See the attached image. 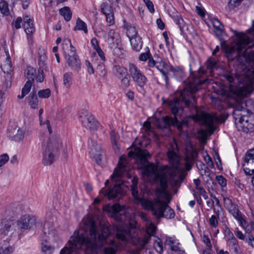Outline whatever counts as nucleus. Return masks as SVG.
Here are the masks:
<instances>
[{"label": "nucleus", "mask_w": 254, "mask_h": 254, "mask_svg": "<svg viewBox=\"0 0 254 254\" xmlns=\"http://www.w3.org/2000/svg\"><path fill=\"white\" fill-rule=\"evenodd\" d=\"M190 71L191 75L190 77L189 84L187 86L186 91L180 92L179 99H174L169 102L171 112L174 115V117L166 116L163 118V121L165 125V127L176 125L180 130L182 129L183 125L186 124V122L179 123L177 118L181 115L183 111V108L180 107V102L187 107L190 106V104L193 105L196 102V98L192 94L198 90V85L205 83L206 81L205 73L200 69L194 74L192 73L191 69H190Z\"/></svg>", "instance_id": "obj_1"}, {"label": "nucleus", "mask_w": 254, "mask_h": 254, "mask_svg": "<svg viewBox=\"0 0 254 254\" xmlns=\"http://www.w3.org/2000/svg\"><path fill=\"white\" fill-rule=\"evenodd\" d=\"M151 155L146 150H139L137 153L139 159V167L144 169L143 174L144 176L151 178L158 179L160 182L159 187L157 189V193L165 197L168 196V192L167 190L168 182L173 187L182 182V177L177 175L176 171L170 168L167 166H164L160 169L159 172L157 173V167L148 162L147 158Z\"/></svg>", "instance_id": "obj_2"}, {"label": "nucleus", "mask_w": 254, "mask_h": 254, "mask_svg": "<svg viewBox=\"0 0 254 254\" xmlns=\"http://www.w3.org/2000/svg\"><path fill=\"white\" fill-rule=\"evenodd\" d=\"M89 218L84 219V226L74 232L68 244L61 250L60 254H72L73 251L80 249L82 245H93L100 242L101 238L103 239V237H104L103 235L102 237L96 235V228L94 227L91 224L88 225V219Z\"/></svg>", "instance_id": "obj_3"}, {"label": "nucleus", "mask_w": 254, "mask_h": 254, "mask_svg": "<svg viewBox=\"0 0 254 254\" xmlns=\"http://www.w3.org/2000/svg\"><path fill=\"white\" fill-rule=\"evenodd\" d=\"M127 161L125 156H122L119 159L118 167L114 170V172L111 176V179L116 184L111 189L107 190L102 189L100 192L104 195H107L109 199L120 198L125 193L124 185L121 181V178L127 171Z\"/></svg>", "instance_id": "obj_4"}, {"label": "nucleus", "mask_w": 254, "mask_h": 254, "mask_svg": "<svg viewBox=\"0 0 254 254\" xmlns=\"http://www.w3.org/2000/svg\"><path fill=\"white\" fill-rule=\"evenodd\" d=\"M159 197L164 198L166 201H162L159 198L155 199L153 201L145 200L142 205L146 209L151 211L152 214L157 218L164 217L167 219H171L175 216L174 210L168 205L169 202V194L167 197L163 195H159Z\"/></svg>", "instance_id": "obj_5"}, {"label": "nucleus", "mask_w": 254, "mask_h": 254, "mask_svg": "<svg viewBox=\"0 0 254 254\" xmlns=\"http://www.w3.org/2000/svg\"><path fill=\"white\" fill-rule=\"evenodd\" d=\"M237 39L233 43L232 50L237 51L239 56H244L246 59L251 60L254 57V44H251L250 38L243 33H237L235 31Z\"/></svg>", "instance_id": "obj_6"}, {"label": "nucleus", "mask_w": 254, "mask_h": 254, "mask_svg": "<svg viewBox=\"0 0 254 254\" xmlns=\"http://www.w3.org/2000/svg\"><path fill=\"white\" fill-rule=\"evenodd\" d=\"M90 224L96 228V235L100 237H102V235L105 237H103V239L101 238L100 242H98L93 245L89 246L86 245H84L86 247L87 252L89 254H99L97 251V247L100 246L107 241V238L110 236L111 232L107 225L102 223L97 224L93 219L89 218L88 219V225H89Z\"/></svg>", "instance_id": "obj_7"}, {"label": "nucleus", "mask_w": 254, "mask_h": 254, "mask_svg": "<svg viewBox=\"0 0 254 254\" xmlns=\"http://www.w3.org/2000/svg\"><path fill=\"white\" fill-rule=\"evenodd\" d=\"M116 238L123 242H130L136 246L143 248L149 242V238L141 239L137 236L134 230L127 227H120L117 229Z\"/></svg>", "instance_id": "obj_8"}, {"label": "nucleus", "mask_w": 254, "mask_h": 254, "mask_svg": "<svg viewBox=\"0 0 254 254\" xmlns=\"http://www.w3.org/2000/svg\"><path fill=\"white\" fill-rule=\"evenodd\" d=\"M63 49L66 63L72 69L78 70L80 68L81 62L76 54V50L72 45L70 40L65 39L63 43Z\"/></svg>", "instance_id": "obj_9"}, {"label": "nucleus", "mask_w": 254, "mask_h": 254, "mask_svg": "<svg viewBox=\"0 0 254 254\" xmlns=\"http://www.w3.org/2000/svg\"><path fill=\"white\" fill-rule=\"evenodd\" d=\"M128 71L133 81L141 90H144L147 85L148 79L144 73L135 64H128Z\"/></svg>", "instance_id": "obj_10"}, {"label": "nucleus", "mask_w": 254, "mask_h": 254, "mask_svg": "<svg viewBox=\"0 0 254 254\" xmlns=\"http://www.w3.org/2000/svg\"><path fill=\"white\" fill-rule=\"evenodd\" d=\"M103 211L108 212L114 217L116 221H125L128 217V213L125 210V206L122 207L118 203L113 205L107 204L103 208Z\"/></svg>", "instance_id": "obj_11"}, {"label": "nucleus", "mask_w": 254, "mask_h": 254, "mask_svg": "<svg viewBox=\"0 0 254 254\" xmlns=\"http://www.w3.org/2000/svg\"><path fill=\"white\" fill-rule=\"evenodd\" d=\"M79 120L82 126L91 131L97 129L98 122L90 113L86 111L81 112L79 115Z\"/></svg>", "instance_id": "obj_12"}, {"label": "nucleus", "mask_w": 254, "mask_h": 254, "mask_svg": "<svg viewBox=\"0 0 254 254\" xmlns=\"http://www.w3.org/2000/svg\"><path fill=\"white\" fill-rule=\"evenodd\" d=\"M42 146L60 154L63 148V143L59 136L52 135L43 142Z\"/></svg>", "instance_id": "obj_13"}, {"label": "nucleus", "mask_w": 254, "mask_h": 254, "mask_svg": "<svg viewBox=\"0 0 254 254\" xmlns=\"http://www.w3.org/2000/svg\"><path fill=\"white\" fill-rule=\"evenodd\" d=\"M39 224L36 217L28 215L22 216L18 221L17 225L20 229H28L34 228Z\"/></svg>", "instance_id": "obj_14"}, {"label": "nucleus", "mask_w": 254, "mask_h": 254, "mask_svg": "<svg viewBox=\"0 0 254 254\" xmlns=\"http://www.w3.org/2000/svg\"><path fill=\"white\" fill-rule=\"evenodd\" d=\"M0 67L4 73L12 71V65L10 58L5 50L0 49Z\"/></svg>", "instance_id": "obj_15"}, {"label": "nucleus", "mask_w": 254, "mask_h": 254, "mask_svg": "<svg viewBox=\"0 0 254 254\" xmlns=\"http://www.w3.org/2000/svg\"><path fill=\"white\" fill-rule=\"evenodd\" d=\"M89 153L95 159L98 164H100L102 161V150L101 146L92 139H90L88 142Z\"/></svg>", "instance_id": "obj_16"}, {"label": "nucleus", "mask_w": 254, "mask_h": 254, "mask_svg": "<svg viewBox=\"0 0 254 254\" xmlns=\"http://www.w3.org/2000/svg\"><path fill=\"white\" fill-rule=\"evenodd\" d=\"M165 244L170 247V250L176 254H185V251L181 248V244L174 237H166Z\"/></svg>", "instance_id": "obj_17"}, {"label": "nucleus", "mask_w": 254, "mask_h": 254, "mask_svg": "<svg viewBox=\"0 0 254 254\" xmlns=\"http://www.w3.org/2000/svg\"><path fill=\"white\" fill-rule=\"evenodd\" d=\"M43 162L45 165H51L55 161V158L59 155L58 153H54L51 150L42 146V147Z\"/></svg>", "instance_id": "obj_18"}, {"label": "nucleus", "mask_w": 254, "mask_h": 254, "mask_svg": "<svg viewBox=\"0 0 254 254\" xmlns=\"http://www.w3.org/2000/svg\"><path fill=\"white\" fill-rule=\"evenodd\" d=\"M23 28L24 29V31L27 35V38L29 42L32 43V38L31 35L33 34L35 30L32 20L28 16H25L23 18Z\"/></svg>", "instance_id": "obj_19"}, {"label": "nucleus", "mask_w": 254, "mask_h": 254, "mask_svg": "<svg viewBox=\"0 0 254 254\" xmlns=\"http://www.w3.org/2000/svg\"><path fill=\"white\" fill-rule=\"evenodd\" d=\"M202 123L210 129H214V124L218 121V118L214 115L203 113L201 116Z\"/></svg>", "instance_id": "obj_20"}, {"label": "nucleus", "mask_w": 254, "mask_h": 254, "mask_svg": "<svg viewBox=\"0 0 254 254\" xmlns=\"http://www.w3.org/2000/svg\"><path fill=\"white\" fill-rule=\"evenodd\" d=\"M14 222L11 220H2L0 223V234L6 236L13 229Z\"/></svg>", "instance_id": "obj_21"}, {"label": "nucleus", "mask_w": 254, "mask_h": 254, "mask_svg": "<svg viewBox=\"0 0 254 254\" xmlns=\"http://www.w3.org/2000/svg\"><path fill=\"white\" fill-rule=\"evenodd\" d=\"M109 236L107 238V241L101 245L100 246L103 245L108 244V246L105 247L103 249V253L104 254H115L118 249V245L113 240H108Z\"/></svg>", "instance_id": "obj_22"}, {"label": "nucleus", "mask_w": 254, "mask_h": 254, "mask_svg": "<svg viewBox=\"0 0 254 254\" xmlns=\"http://www.w3.org/2000/svg\"><path fill=\"white\" fill-rule=\"evenodd\" d=\"M243 167L246 175H252L254 171V160L250 158L245 157Z\"/></svg>", "instance_id": "obj_23"}, {"label": "nucleus", "mask_w": 254, "mask_h": 254, "mask_svg": "<svg viewBox=\"0 0 254 254\" xmlns=\"http://www.w3.org/2000/svg\"><path fill=\"white\" fill-rule=\"evenodd\" d=\"M14 251V247L9 242L3 241L0 243V254H12Z\"/></svg>", "instance_id": "obj_24"}, {"label": "nucleus", "mask_w": 254, "mask_h": 254, "mask_svg": "<svg viewBox=\"0 0 254 254\" xmlns=\"http://www.w3.org/2000/svg\"><path fill=\"white\" fill-rule=\"evenodd\" d=\"M27 102L31 108H38L39 101L35 90H33L27 97Z\"/></svg>", "instance_id": "obj_25"}, {"label": "nucleus", "mask_w": 254, "mask_h": 254, "mask_svg": "<svg viewBox=\"0 0 254 254\" xmlns=\"http://www.w3.org/2000/svg\"><path fill=\"white\" fill-rule=\"evenodd\" d=\"M210 21L215 29L216 35L217 37L221 36L223 32V26L220 21L216 18H212Z\"/></svg>", "instance_id": "obj_26"}, {"label": "nucleus", "mask_w": 254, "mask_h": 254, "mask_svg": "<svg viewBox=\"0 0 254 254\" xmlns=\"http://www.w3.org/2000/svg\"><path fill=\"white\" fill-rule=\"evenodd\" d=\"M130 42L131 47L134 51L139 52L141 49L143 42L140 36H136L135 38L131 39Z\"/></svg>", "instance_id": "obj_27"}, {"label": "nucleus", "mask_w": 254, "mask_h": 254, "mask_svg": "<svg viewBox=\"0 0 254 254\" xmlns=\"http://www.w3.org/2000/svg\"><path fill=\"white\" fill-rule=\"evenodd\" d=\"M142 218L147 222L146 224V232L149 236H153L155 233L157 229L155 224L148 221L145 216L143 215Z\"/></svg>", "instance_id": "obj_28"}, {"label": "nucleus", "mask_w": 254, "mask_h": 254, "mask_svg": "<svg viewBox=\"0 0 254 254\" xmlns=\"http://www.w3.org/2000/svg\"><path fill=\"white\" fill-rule=\"evenodd\" d=\"M114 74L118 77L121 78L127 72V69L120 65H115L113 68Z\"/></svg>", "instance_id": "obj_29"}, {"label": "nucleus", "mask_w": 254, "mask_h": 254, "mask_svg": "<svg viewBox=\"0 0 254 254\" xmlns=\"http://www.w3.org/2000/svg\"><path fill=\"white\" fill-rule=\"evenodd\" d=\"M166 65V63L163 60H161L160 62L158 61V64H156L155 67L161 71L165 80L166 84L167 85L169 83V78L167 75V73L164 70H163V68Z\"/></svg>", "instance_id": "obj_30"}, {"label": "nucleus", "mask_w": 254, "mask_h": 254, "mask_svg": "<svg viewBox=\"0 0 254 254\" xmlns=\"http://www.w3.org/2000/svg\"><path fill=\"white\" fill-rule=\"evenodd\" d=\"M125 27L127 29V35L129 40L132 38H135L136 36H139L137 35V30L134 26L127 24L125 25Z\"/></svg>", "instance_id": "obj_31"}, {"label": "nucleus", "mask_w": 254, "mask_h": 254, "mask_svg": "<svg viewBox=\"0 0 254 254\" xmlns=\"http://www.w3.org/2000/svg\"><path fill=\"white\" fill-rule=\"evenodd\" d=\"M170 71L173 72L175 77L179 80H182L184 76L183 69L180 66H171Z\"/></svg>", "instance_id": "obj_32"}, {"label": "nucleus", "mask_w": 254, "mask_h": 254, "mask_svg": "<svg viewBox=\"0 0 254 254\" xmlns=\"http://www.w3.org/2000/svg\"><path fill=\"white\" fill-rule=\"evenodd\" d=\"M137 184L138 178L136 177H134L132 180L131 190L133 197L136 200L139 199V197L138 195Z\"/></svg>", "instance_id": "obj_33"}, {"label": "nucleus", "mask_w": 254, "mask_h": 254, "mask_svg": "<svg viewBox=\"0 0 254 254\" xmlns=\"http://www.w3.org/2000/svg\"><path fill=\"white\" fill-rule=\"evenodd\" d=\"M60 13L62 15L65 21H68L72 16V12L68 7L65 6L59 10Z\"/></svg>", "instance_id": "obj_34"}, {"label": "nucleus", "mask_w": 254, "mask_h": 254, "mask_svg": "<svg viewBox=\"0 0 254 254\" xmlns=\"http://www.w3.org/2000/svg\"><path fill=\"white\" fill-rule=\"evenodd\" d=\"M74 30H82L85 33H87L88 29L86 24L80 18H78L76 20V26L74 28Z\"/></svg>", "instance_id": "obj_35"}, {"label": "nucleus", "mask_w": 254, "mask_h": 254, "mask_svg": "<svg viewBox=\"0 0 254 254\" xmlns=\"http://www.w3.org/2000/svg\"><path fill=\"white\" fill-rule=\"evenodd\" d=\"M73 74L71 72H66L63 76L64 84L66 88H69L72 83Z\"/></svg>", "instance_id": "obj_36"}, {"label": "nucleus", "mask_w": 254, "mask_h": 254, "mask_svg": "<svg viewBox=\"0 0 254 254\" xmlns=\"http://www.w3.org/2000/svg\"><path fill=\"white\" fill-rule=\"evenodd\" d=\"M247 111V110L245 107V104L243 103L239 104L236 106L235 109L233 112V115L234 117L236 116H239L242 114L241 112L244 114L246 113Z\"/></svg>", "instance_id": "obj_37"}, {"label": "nucleus", "mask_w": 254, "mask_h": 254, "mask_svg": "<svg viewBox=\"0 0 254 254\" xmlns=\"http://www.w3.org/2000/svg\"><path fill=\"white\" fill-rule=\"evenodd\" d=\"M227 209L238 220L241 221L242 220V217L239 210L234 205H231L230 206H228Z\"/></svg>", "instance_id": "obj_38"}, {"label": "nucleus", "mask_w": 254, "mask_h": 254, "mask_svg": "<svg viewBox=\"0 0 254 254\" xmlns=\"http://www.w3.org/2000/svg\"><path fill=\"white\" fill-rule=\"evenodd\" d=\"M38 64L39 68H44L46 65V57L43 49H39Z\"/></svg>", "instance_id": "obj_39"}, {"label": "nucleus", "mask_w": 254, "mask_h": 254, "mask_svg": "<svg viewBox=\"0 0 254 254\" xmlns=\"http://www.w3.org/2000/svg\"><path fill=\"white\" fill-rule=\"evenodd\" d=\"M108 40L112 42H118L120 39V36L119 33L113 29H111L108 32Z\"/></svg>", "instance_id": "obj_40"}, {"label": "nucleus", "mask_w": 254, "mask_h": 254, "mask_svg": "<svg viewBox=\"0 0 254 254\" xmlns=\"http://www.w3.org/2000/svg\"><path fill=\"white\" fill-rule=\"evenodd\" d=\"M101 11L104 14L107 15L113 12L112 7L107 2H103L101 4Z\"/></svg>", "instance_id": "obj_41"}, {"label": "nucleus", "mask_w": 254, "mask_h": 254, "mask_svg": "<svg viewBox=\"0 0 254 254\" xmlns=\"http://www.w3.org/2000/svg\"><path fill=\"white\" fill-rule=\"evenodd\" d=\"M154 248L156 251L159 253L162 254L163 252V244L161 240L159 238H156L154 243Z\"/></svg>", "instance_id": "obj_42"}, {"label": "nucleus", "mask_w": 254, "mask_h": 254, "mask_svg": "<svg viewBox=\"0 0 254 254\" xmlns=\"http://www.w3.org/2000/svg\"><path fill=\"white\" fill-rule=\"evenodd\" d=\"M0 11L3 15H8L9 14V11L8 3L5 1L0 2Z\"/></svg>", "instance_id": "obj_43"}, {"label": "nucleus", "mask_w": 254, "mask_h": 254, "mask_svg": "<svg viewBox=\"0 0 254 254\" xmlns=\"http://www.w3.org/2000/svg\"><path fill=\"white\" fill-rule=\"evenodd\" d=\"M50 224L48 223H45L44 225V233L45 235H52L53 236L55 234V230L54 227L51 226L50 228Z\"/></svg>", "instance_id": "obj_44"}, {"label": "nucleus", "mask_w": 254, "mask_h": 254, "mask_svg": "<svg viewBox=\"0 0 254 254\" xmlns=\"http://www.w3.org/2000/svg\"><path fill=\"white\" fill-rule=\"evenodd\" d=\"M130 86V79L126 75L124 77L121 79L120 87L123 89H126Z\"/></svg>", "instance_id": "obj_45"}, {"label": "nucleus", "mask_w": 254, "mask_h": 254, "mask_svg": "<svg viewBox=\"0 0 254 254\" xmlns=\"http://www.w3.org/2000/svg\"><path fill=\"white\" fill-rule=\"evenodd\" d=\"M25 73L27 75V77L29 79H31L32 81L35 77L36 69L32 66H28L25 70Z\"/></svg>", "instance_id": "obj_46"}, {"label": "nucleus", "mask_w": 254, "mask_h": 254, "mask_svg": "<svg viewBox=\"0 0 254 254\" xmlns=\"http://www.w3.org/2000/svg\"><path fill=\"white\" fill-rule=\"evenodd\" d=\"M38 95L40 98H48L51 95V91L49 89L40 90L38 92Z\"/></svg>", "instance_id": "obj_47"}, {"label": "nucleus", "mask_w": 254, "mask_h": 254, "mask_svg": "<svg viewBox=\"0 0 254 254\" xmlns=\"http://www.w3.org/2000/svg\"><path fill=\"white\" fill-rule=\"evenodd\" d=\"M167 155L170 161H172L174 163H177L178 162V157L175 151L173 150L169 151Z\"/></svg>", "instance_id": "obj_48"}, {"label": "nucleus", "mask_w": 254, "mask_h": 254, "mask_svg": "<svg viewBox=\"0 0 254 254\" xmlns=\"http://www.w3.org/2000/svg\"><path fill=\"white\" fill-rule=\"evenodd\" d=\"M234 118L236 121H238V122L243 126H246L245 124L248 122V117L244 114H242L239 116H236L234 117Z\"/></svg>", "instance_id": "obj_49"}, {"label": "nucleus", "mask_w": 254, "mask_h": 254, "mask_svg": "<svg viewBox=\"0 0 254 254\" xmlns=\"http://www.w3.org/2000/svg\"><path fill=\"white\" fill-rule=\"evenodd\" d=\"M42 250L45 253H47L48 254H51L54 250V248L51 247L50 245H48V244H44V243H42Z\"/></svg>", "instance_id": "obj_50"}, {"label": "nucleus", "mask_w": 254, "mask_h": 254, "mask_svg": "<svg viewBox=\"0 0 254 254\" xmlns=\"http://www.w3.org/2000/svg\"><path fill=\"white\" fill-rule=\"evenodd\" d=\"M150 51L148 47L145 48V52L141 54L139 57V59L141 61H146L150 58Z\"/></svg>", "instance_id": "obj_51"}, {"label": "nucleus", "mask_w": 254, "mask_h": 254, "mask_svg": "<svg viewBox=\"0 0 254 254\" xmlns=\"http://www.w3.org/2000/svg\"><path fill=\"white\" fill-rule=\"evenodd\" d=\"M207 68L210 70V72H211L213 69L215 67L216 62L214 59L212 58H209L206 62Z\"/></svg>", "instance_id": "obj_52"}, {"label": "nucleus", "mask_w": 254, "mask_h": 254, "mask_svg": "<svg viewBox=\"0 0 254 254\" xmlns=\"http://www.w3.org/2000/svg\"><path fill=\"white\" fill-rule=\"evenodd\" d=\"M32 86V81L30 80H28L25 83L24 86L22 89V92L27 94L30 91L31 87Z\"/></svg>", "instance_id": "obj_53"}, {"label": "nucleus", "mask_w": 254, "mask_h": 254, "mask_svg": "<svg viewBox=\"0 0 254 254\" xmlns=\"http://www.w3.org/2000/svg\"><path fill=\"white\" fill-rule=\"evenodd\" d=\"M110 138L114 147L118 148L117 144V136L115 132L112 130L110 132Z\"/></svg>", "instance_id": "obj_54"}, {"label": "nucleus", "mask_w": 254, "mask_h": 254, "mask_svg": "<svg viewBox=\"0 0 254 254\" xmlns=\"http://www.w3.org/2000/svg\"><path fill=\"white\" fill-rule=\"evenodd\" d=\"M97 72L101 76H104L106 75L107 72L105 70V66L103 64H100L98 65L96 68Z\"/></svg>", "instance_id": "obj_55"}, {"label": "nucleus", "mask_w": 254, "mask_h": 254, "mask_svg": "<svg viewBox=\"0 0 254 254\" xmlns=\"http://www.w3.org/2000/svg\"><path fill=\"white\" fill-rule=\"evenodd\" d=\"M44 68H39L38 70V74L36 76L35 79L38 82H42L43 81L44 75Z\"/></svg>", "instance_id": "obj_56"}, {"label": "nucleus", "mask_w": 254, "mask_h": 254, "mask_svg": "<svg viewBox=\"0 0 254 254\" xmlns=\"http://www.w3.org/2000/svg\"><path fill=\"white\" fill-rule=\"evenodd\" d=\"M215 215H212L209 220V224L211 227L216 228L218 225V219Z\"/></svg>", "instance_id": "obj_57"}, {"label": "nucleus", "mask_w": 254, "mask_h": 254, "mask_svg": "<svg viewBox=\"0 0 254 254\" xmlns=\"http://www.w3.org/2000/svg\"><path fill=\"white\" fill-rule=\"evenodd\" d=\"M143 1L145 3L148 10L152 13H154L155 10L154 8V4L150 0H143Z\"/></svg>", "instance_id": "obj_58"}, {"label": "nucleus", "mask_w": 254, "mask_h": 254, "mask_svg": "<svg viewBox=\"0 0 254 254\" xmlns=\"http://www.w3.org/2000/svg\"><path fill=\"white\" fill-rule=\"evenodd\" d=\"M175 22L179 26L180 30L182 31L185 26V23L183 18L180 16H177L175 19Z\"/></svg>", "instance_id": "obj_59"}, {"label": "nucleus", "mask_w": 254, "mask_h": 254, "mask_svg": "<svg viewBox=\"0 0 254 254\" xmlns=\"http://www.w3.org/2000/svg\"><path fill=\"white\" fill-rule=\"evenodd\" d=\"M40 125L41 126H43L44 127H46L48 129L49 133L51 134L52 132V128L50 126V122L49 120H46L44 121H43L42 120L40 121Z\"/></svg>", "instance_id": "obj_60"}, {"label": "nucleus", "mask_w": 254, "mask_h": 254, "mask_svg": "<svg viewBox=\"0 0 254 254\" xmlns=\"http://www.w3.org/2000/svg\"><path fill=\"white\" fill-rule=\"evenodd\" d=\"M216 180L218 183L222 187H224L226 186L227 181L221 175L217 176L216 177Z\"/></svg>", "instance_id": "obj_61"}, {"label": "nucleus", "mask_w": 254, "mask_h": 254, "mask_svg": "<svg viewBox=\"0 0 254 254\" xmlns=\"http://www.w3.org/2000/svg\"><path fill=\"white\" fill-rule=\"evenodd\" d=\"M106 21L108 23L109 26L113 25L115 22H114V14L113 12L110 13L107 15H106Z\"/></svg>", "instance_id": "obj_62"}, {"label": "nucleus", "mask_w": 254, "mask_h": 254, "mask_svg": "<svg viewBox=\"0 0 254 254\" xmlns=\"http://www.w3.org/2000/svg\"><path fill=\"white\" fill-rule=\"evenodd\" d=\"M9 160V156L7 154L0 155V167L4 165Z\"/></svg>", "instance_id": "obj_63"}, {"label": "nucleus", "mask_w": 254, "mask_h": 254, "mask_svg": "<svg viewBox=\"0 0 254 254\" xmlns=\"http://www.w3.org/2000/svg\"><path fill=\"white\" fill-rule=\"evenodd\" d=\"M195 189L198 191L199 194L201 195L204 199H206L208 198V197L207 194V193L204 189L202 186H198V187L196 188Z\"/></svg>", "instance_id": "obj_64"}]
</instances>
